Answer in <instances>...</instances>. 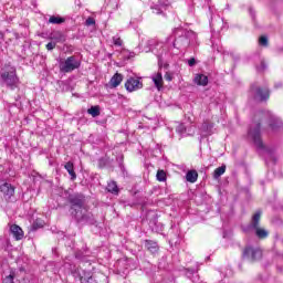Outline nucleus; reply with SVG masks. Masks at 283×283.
Listing matches in <instances>:
<instances>
[{"mask_svg":"<svg viewBox=\"0 0 283 283\" xmlns=\"http://www.w3.org/2000/svg\"><path fill=\"white\" fill-rule=\"evenodd\" d=\"M127 92H136V90H143V82L138 78L130 77L125 83Z\"/></svg>","mask_w":283,"mask_h":283,"instance_id":"obj_9","label":"nucleus"},{"mask_svg":"<svg viewBox=\"0 0 283 283\" xmlns=\"http://www.w3.org/2000/svg\"><path fill=\"white\" fill-rule=\"evenodd\" d=\"M71 205V216L81 224H96V219L92 212L85 208V196L83 193H74L69 196Z\"/></svg>","mask_w":283,"mask_h":283,"instance_id":"obj_2","label":"nucleus"},{"mask_svg":"<svg viewBox=\"0 0 283 283\" xmlns=\"http://www.w3.org/2000/svg\"><path fill=\"white\" fill-rule=\"evenodd\" d=\"M262 123H268L272 132L281 129V127H283V123L275 115L271 114V112L259 111L254 114L252 124L248 129V139L256 147V151H259L261 156H264L269 160H273V163H275V149L264 145V142H262Z\"/></svg>","mask_w":283,"mask_h":283,"instance_id":"obj_1","label":"nucleus"},{"mask_svg":"<svg viewBox=\"0 0 283 283\" xmlns=\"http://www.w3.org/2000/svg\"><path fill=\"white\" fill-rule=\"evenodd\" d=\"M186 271H187L188 277H189L190 275H193V273H196V269H193V268H189V269H187Z\"/></svg>","mask_w":283,"mask_h":283,"instance_id":"obj_34","label":"nucleus"},{"mask_svg":"<svg viewBox=\"0 0 283 283\" xmlns=\"http://www.w3.org/2000/svg\"><path fill=\"white\" fill-rule=\"evenodd\" d=\"M251 94L256 101H269L270 92L269 87H260L255 84L251 86Z\"/></svg>","mask_w":283,"mask_h":283,"instance_id":"obj_8","label":"nucleus"},{"mask_svg":"<svg viewBox=\"0 0 283 283\" xmlns=\"http://www.w3.org/2000/svg\"><path fill=\"white\" fill-rule=\"evenodd\" d=\"M159 67H163V64L159 62Z\"/></svg>","mask_w":283,"mask_h":283,"instance_id":"obj_39","label":"nucleus"},{"mask_svg":"<svg viewBox=\"0 0 283 283\" xmlns=\"http://www.w3.org/2000/svg\"><path fill=\"white\" fill-rule=\"evenodd\" d=\"M78 67H81V61L74 55L60 61V72H63L64 74H70V72H74V70H78Z\"/></svg>","mask_w":283,"mask_h":283,"instance_id":"obj_6","label":"nucleus"},{"mask_svg":"<svg viewBox=\"0 0 283 283\" xmlns=\"http://www.w3.org/2000/svg\"><path fill=\"white\" fill-rule=\"evenodd\" d=\"M166 8L165 6L155 4L151 7V10L154 14H163V10H166Z\"/></svg>","mask_w":283,"mask_h":283,"instance_id":"obj_26","label":"nucleus"},{"mask_svg":"<svg viewBox=\"0 0 283 283\" xmlns=\"http://www.w3.org/2000/svg\"><path fill=\"white\" fill-rule=\"evenodd\" d=\"M123 83V74L116 73L109 81L111 87H118Z\"/></svg>","mask_w":283,"mask_h":283,"instance_id":"obj_18","label":"nucleus"},{"mask_svg":"<svg viewBox=\"0 0 283 283\" xmlns=\"http://www.w3.org/2000/svg\"><path fill=\"white\" fill-rule=\"evenodd\" d=\"M10 231H11L13 238H15V240H22L23 230L21 229V227L13 224V226H11Z\"/></svg>","mask_w":283,"mask_h":283,"instance_id":"obj_16","label":"nucleus"},{"mask_svg":"<svg viewBox=\"0 0 283 283\" xmlns=\"http://www.w3.org/2000/svg\"><path fill=\"white\" fill-rule=\"evenodd\" d=\"M156 178L159 182H165V180H167V172H165V170H158Z\"/></svg>","mask_w":283,"mask_h":283,"instance_id":"obj_27","label":"nucleus"},{"mask_svg":"<svg viewBox=\"0 0 283 283\" xmlns=\"http://www.w3.org/2000/svg\"><path fill=\"white\" fill-rule=\"evenodd\" d=\"M261 67H262V70H266V63L261 62Z\"/></svg>","mask_w":283,"mask_h":283,"instance_id":"obj_38","label":"nucleus"},{"mask_svg":"<svg viewBox=\"0 0 283 283\" xmlns=\"http://www.w3.org/2000/svg\"><path fill=\"white\" fill-rule=\"evenodd\" d=\"M274 87H275L276 90L280 88V87H282V82L275 83Z\"/></svg>","mask_w":283,"mask_h":283,"instance_id":"obj_37","label":"nucleus"},{"mask_svg":"<svg viewBox=\"0 0 283 283\" xmlns=\"http://www.w3.org/2000/svg\"><path fill=\"white\" fill-rule=\"evenodd\" d=\"M151 81L158 91L163 90L164 81L163 73L160 71L151 75Z\"/></svg>","mask_w":283,"mask_h":283,"instance_id":"obj_11","label":"nucleus"},{"mask_svg":"<svg viewBox=\"0 0 283 283\" xmlns=\"http://www.w3.org/2000/svg\"><path fill=\"white\" fill-rule=\"evenodd\" d=\"M188 65L190 67H193V65H196V59L195 57H191L190 60H188Z\"/></svg>","mask_w":283,"mask_h":283,"instance_id":"obj_35","label":"nucleus"},{"mask_svg":"<svg viewBox=\"0 0 283 283\" xmlns=\"http://www.w3.org/2000/svg\"><path fill=\"white\" fill-rule=\"evenodd\" d=\"M87 114L96 118V116H101V106H92L87 109Z\"/></svg>","mask_w":283,"mask_h":283,"instance_id":"obj_22","label":"nucleus"},{"mask_svg":"<svg viewBox=\"0 0 283 283\" xmlns=\"http://www.w3.org/2000/svg\"><path fill=\"white\" fill-rule=\"evenodd\" d=\"M242 258L249 262H258V260L262 259V250L259 248L245 247L242 253Z\"/></svg>","mask_w":283,"mask_h":283,"instance_id":"obj_7","label":"nucleus"},{"mask_svg":"<svg viewBox=\"0 0 283 283\" xmlns=\"http://www.w3.org/2000/svg\"><path fill=\"white\" fill-rule=\"evenodd\" d=\"M145 249H147V251L150 253H158L159 251L158 243L151 240H145Z\"/></svg>","mask_w":283,"mask_h":283,"instance_id":"obj_15","label":"nucleus"},{"mask_svg":"<svg viewBox=\"0 0 283 283\" xmlns=\"http://www.w3.org/2000/svg\"><path fill=\"white\" fill-rule=\"evenodd\" d=\"M185 125H179L178 127H177V132H179V134H184V132H185Z\"/></svg>","mask_w":283,"mask_h":283,"instance_id":"obj_36","label":"nucleus"},{"mask_svg":"<svg viewBox=\"0 0 283 283\" xmlns=\"http://www.w3.org/2000/svg\"><path fill=\"white\" fill-rule=\"evenodd\" d=\"M262 218V211H256L251 219L250 224L243 229L244 233H251V231H254L256 238L260 240H264L265 238H269V231L264 228H260V220Z\"/></svg>","mask_w":283,"mask_h":283,"instance_id":"obj_5","label":"nucleus"},{"mask_svg":"<svg viewBox=\"0 0 283 283\" xmlns=\"http://www.w3.org/2000/svg\"><path fill=\"white\" fill-rule=\"evenodd\" d=\"M4 283H14V274H10L3 281Z\"/></svg>","mask_w":283,"mask_h":283,"instance_id":"obj_32","label":"nucleus"},{"mask_svg":"<svg viewBox=\"0 0 283 283\" xmlns=\"http://www.w3.org/2000/svg\"><path fill=\"white\" fill-rule=\"evenodd\" d=\"M113 43H114V45H116L117 48L123 46V40H122L120 36H118V35L113 36Z\"/></svg>","mask_w":283,"mask_h":283,"instance_id":"obj_28","label":"nucleus"},{"mask_svg":"<svg viewBox=\"0 0 283 283\" xmlns=\"http://www.w3.org/2000/svg\"><path fill=\"white\" fill-rule=\"evenodd\" d=\"M50 39L54 43H64L65 35L61 31H53V32L50 33Z\"/></svg>","mask_w":283,"mask_h":283,"instance_id":"obj_13","label":"nucleus"},{"mask_svg":"<svg viewBox=\"0 0 283 283\" xmlns=\"http://www.w3.org/2000/svg\"><path fill=\"white\" fill-rule=\"evenodd\" d=\"M164 78L168 82L174 81V74H171L170 72H166Z\"/></svg>","mask_w":283,"mask_h":283,"instance_id":"obj_31","label":"nucleus"},{"mask_svg":"<svg viewBox=\"0 0 283 283\" xmlns=\"http://www.w3.org/2000/svg\"><path fill=\"white\" fill-rule=\"evenodd\" d=\"M224 171H227V166L218 167L213 172V179L218 180V178H220V176H222Z\"/></svg>","mask_w":283,"mask_h":283,"instance_id":"obj_23","label":"nucleus"},{"mask_svg":"<svg viewBox=\"0 0 283 283\" xmlns=\"http://www.w3.org/2000/svg\"><path fill=\"white\" fill-rule=\"evenodd\" d=\"M107 191H109V193H118V185H116V181L108 182Z\"/></svg>","mask_w":283,"mask_h":283,"instance_id":"obj_24","label":"nucleus"},{"mask_svg":"<svg viewBox=\"0 0 283 283\" xmlns=\"http://www.w3.org/2000/svg\"><path fill=\"white\" fill-rule=\"evenodd\" d=\"M201 132L203 133V136H211L213 134V123L206 120L201 125Z\"/></svg>","mask_w":283,"mask_h":283,"instance_id":"obj_14","label":"nucleus"},{"mask_svg":"<svg viewBox=\"0 0 283 283\" xmlns=\"http://www.w3.org/2000/svg\"><path fill=\"white\" fill-rule=\"evenodd\" d=\"M186 180L188 182H196L198 180V171L190 170L186 174Z\"/></svg>","mask_w":283,"mask_h":283,"instance_id":"obj_21","label":"nucleus"},{"mask_svg":"<svg viewBox=\"0 0 283 283\" xmlns=\"http://www.w3.org/2000/svg\"><path fill=\"white\" fill-rule=\"evenodd\" d=\"M195 83L205 87L209 84V77L205 74H197L195 76Z\"/></svg>","mask_w":283,"mask_h":283,"instance_id":"obj_17","label":"nucleus"},{"mask_svg":"<svg viewBox=\"0 0 283 283\" xmlns=\"http://www.w3.org/2000/svg\"><path fill=\"white\" fill-rule=\"evenodd\" d=\"M85 25H96V20H94V18L90 17L86 19L85 21Z\"/></svg>","mask_w":283,"mask_h":283,"instance_id":"obj_30","label":"nucleus"},{"mask_svg":"<svg viewBox=\"0 0 283 283\" xmlns=\"http://www.w3.org/2000/svg\"><path fill=\"white\" fill-rule=\"evenodd\" d=\"M64 169H66L67 174L71 176V180H76V172L74 171V164L72 161L66 163Z\"/></svg>","mask_w":283,"mask_h":283,"instance_id":"obj_19","label":"nucleus"},{"mask_svg":"<svg viewBox=\"0 0 283 283\" xmlns=\"http://www.w3.org/2000/svg\"><path fill=\"white\" fill-rule=\"evenodd\" d=\"M0 78L9 90H18L19 85H21V80H19V75H17V67L12 65H4L0 71Z\"/></svg>","mask_w":283,"mask_h":283,"instance_id":"obj_3","label":"nucleus"},{"mask_svg":"<svg viewBox=\"0 0 283 283\" xmlns=\"http://www.w3.org/2000/svg\"><path fill=\"white\" fill-rule=\"evenodd\" d=\"M175 42L174 48L180 50V48H189L191 41L196 39V32L177 28L174 30Z\"/></svg>","mask_w":283,"mask_h":283,"instance_id":"obj_4","label":"nucleus"},{"mask_svg":"<svg viewBox=\"0 0 283 283\" xmlns=\"http://www.w3.org/2000/svg\"><path fill=\"white\" fill-rule=\"evenodd\" d=\"M44 226H45V221L41 219H36L32 224V229L33 231H36L38 229H43Z\"/></svg>","mask_w":283,"mask_h":283,"instance_id":"obj_25","label":"nucleus"},{"mask_svg":"<svg viewBox=\"0 0 283 283\" xmlns=\"http://www.w3.org/2000/svg\"><path fill=\"white\" fill-rule=\"evenodd\" d=\"M0 193H2L4 200H10L14 196V186L9 182L0 185Z\"/></svg>","mask_w":283,"mask_h":283,"instance_id":"obj_10","label":"nucleus"},{"mask_svg":"<svg viewBox=\"0 0 283 283\" xmlns=\"http://www.w3.org/2000/svg\"><path fill=\"white\" fill-rule=\"evenodd\" d=\"M54 48H56V42H49L46 44V50H49V51L54 50Z\"/></svg>","mask_w":283,"mask_h":283,"instance_id":"obj_33","label":"nucleus"},{"mask_svg":"<svg viewBox=\"0 0 283 283\" xmlns=\"http://www.w3.org/2000/svg\"><path fill=\"white\" fill-rule=\"evenodd\" d=\"M259 43H260V45H263L264 48H266V45H269V38L262 35V36L259 39Z\"/></svg>","mask_w":283,"mask_h":283,"instance_id":"obj_29","label":"nucleus"},{"mask_svg":"<svg viewBox=\"0 0 283 283\" xmlns=\"http://www.w3.org/2000/svg\"><path fill=\"white\" fill-rule=\"evenodd\" d=\"M49 23H52L53 25H61V23H65V18H62L61 15H51Z\"/></svg>","mask_w":283,"mask_h":283,"instance_id":"obj_20","label":"nucleus"},{"mask_svg":"<svg viewBox=\"0 0 283 283\" xmlns=\"http://www.w3.org/2000/svg\"><path fill=\"white\" fill-rule=\"evenodd\" d=\"M77 275L80 277L81 283H94V277L92 276V272L82 270V273L78 271Z\"/></svg>","mask_w":283,"mask_h":283,"instance_id":"obj_12","label":"nucleus"}]
</instances>
